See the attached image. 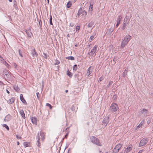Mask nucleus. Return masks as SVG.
Masks as SVG:
<instances>
[{
  "label": "nucleus",
  "mask_w": 153,
  "mask_h": 153,
  "mask_svg": "<svg viewBox=\"0 0 153 153\" xmlns=\"http://www.w3.org/2000/svg\"><path fill=\"white\" fill-rule=\"evenodd\" d=\"M91 142L94 144L99 146H101V144L100 143L99 139L96 137L92 136L90 137Z\"/></svg>",
  "instance_id": "obj_1"
},
{
  "label": "nucleus",
  "mask_w": 153,
  "mask_h": 153,
  "mask_svg": "<svg viewBox=\"0 0 153 153\" xmlns=\"http://www.w3.org/2000/svg\"><path fill=\"white\" fill-rule=\"evenodd\" d=\"M129 37H125L121 43V47L122 48H124L125 45H127L128 43L131 39V36L128 35Z\"/></svg>",
  "instance_id": "obj_2"
},
{
  "label": "nucleus",
  "mask_w": 153,
  "mask_h": 153,
  "mask_svg": "<svg viewBox=\"0 0 153 153\" xmlns=\"http://www.w3.org/2000/svg\"><path fill=\"white\" fill-rule=\"evenodd\" d=\"M109 121V117L108 116H106L103 119L102 124V128L103 129L106 126Z\"/></svg>",
  "instance_id": "obj_3"
},
{
  "label": "nucleus",
  "mask_w": 153,
  "mask_h": 153,
  "mask_svg": "<svg viewBox=\"0 0 153 153\" xmlns=\"http://www.w3.org/2000/svg\"><path fill=\"white\" fill-rule=\"evenodd\" d=\"M98 45H96L92 49L88 54L89 55L93 56L94 54L97 51H98V49H97Z\"/></svg>",
  "instance_id": "obj_4"
},
{
  "label": "nucleus",
  "mask_w": 153,
  "mask_h": 153,
  "mask_svg": "<svg viewBox=\"0 0 153 153\" xmlns=\"http://www.w3.org/2000/svg\"><path fill=\"white\" fill-rule=\"evenodd\" d=\"M129 19L128 18L127 16H126L124 18V21L123 23V26L122 27L123 30H124L126 28V26L128 24Z\"/></svg>",
  "instance_id": "obj_5"
},
{
  "label": "nucleus",
  "mask_w": 153,
  "mask_h": 153,
  "mask_svg": "<svg viewBox=\"0 0 153 153\" xmlns=\"http://www.w3.org/2000/svg\"><path fill=\"white\" fill-rule=\"evenodd\" d=\"M118 109V105L115 103H112L110 107V109L113 112L117 111Z\"/></svg>",
  "instance_id": "obj_6"
},
{
  "label": "nucleus",
  "mask_w": 153,
  "mask_h": 153,
  "mask_svg": "<svg viewBox=\"0 0 153 153\" xmlns=\"http://www.w3.org/2000/svg\"><path fill=\"white\" fill-rule=\"evenodd\" d=\"M148 139L147 137L143 138L140 142L139 146L141 147L146 145L148 142Z\"/></svg>",
  "instance_id": "obj_7"
},
{
  "label": "nucleus",
  "mask_w": 153,
  "mask_h": 153,
  "mask_svg": "<svg viewBox=\"0 0 153 153\" xmlns=\"http://www.w3.org/2000/svg\"><path fill=\"white\" fill-rule=\"evenodd\" d=\"M114 30V27H111L109 28L108 29L107 31L105 33V34L107 35H111L112 33L113 32Z\"/></svg>",
  "instance_id": "obj_8"
},
{
  "label": "nucleus",
  "mask_w": 153,
  "mask_h": 153,
  "mask_svg": "<svg viewBox=\"0 0 153 153\" xmlns=\"http://www.w3.org/2000/svg\"><path fill=\"white\" fill-rule=\"evenodd\" d=\"M25 32L26 33L27 37L29 38H31V35H32V33H31L30 31V28L29 30H25Z\"/></svg>",
  "instance_id": "obj_9"
},
{
  "label": "nucleus",
  "mask_w": 153,
  "mask_h": 153,
  "mask_svg": "<svg viewBox=\"0 0 153 153\" xmlns=\"http://www.w3.org/2000/svg\"><path fill=\"white\" fill-rule=\"evenodd\" d=\"M20 100L22 101V103H23L25 105H27V102H26L25 99H24L23 95L22 94H21L20 95Z\"/></svg>",
  "instance_id": "obj_10"
},
{
  "label": "nucleus",
  "mask_w": 153,
  "mask_h": 153,
  "mask_svg": "<svg viewBox=\"0 0 153 153\" xmlns=\"http://www.w3.org/2000/svg\"><path fill=\"white\" fill-rule=\"evenodd\" d=\"M11 118V116L9 114H8L5 117L4 120L5 122H8L10 120Z\"/></svg>",
  "instance_id": "obj_11"
},
{
  "label": "nucleus",
  "mask_w": 153,
  "mask_h": 153,
  "mask_svg": "<svg viewBox=\"0 0 153 153\" xmlns=\"http://www.w3.org/2000/svg\"><path fill=\"white\" fill-rule=\"evenodd\" d=\"M40 136L41 137V140L42 141H44L45 139V134L43 132L41 131L40 133Z\"/></svg>",
  "instance_id": "obj_12"
},
{
  "label": "nucleus",
  "mask_w": 153,
  "mask_h": 153,
  "mask_svg": "<svg viewBox=\"0 0 153 153\" xmlns=\"http://www.w3.org/2000/svg\"><path fill=\"white\" fill-rule=\"evenodd\" d=\"M132 149V146H131L129 145L126 149L125 151H126V153H127L130 151Z\"/></svg>",
  "instance_id": "obj_13"
},
{
  "label": "nucleus",
  "mask_w": 153,
  "mask_h": 153,
  "mask_svg": "<svg viewBox=\"0 0 153 153\" xmlns=\"http://www.w3.org/2000/svg\"><path fill=\"white\" fill-rule=\"evenodd\" d=\"M83 11V10H82V8H80L78 11L76 17H79L80 15L81 14H82Z\"/></svg>",
  "instance_id": "obj_14"
},
{
  "label": "nucleus",
  "mask_w": 153,
  "mask_h": 153,
  "mask_svg": "<svg viewBox=\"0 0 153 153\" xmlns=\"http://www.w3.org/2000/svg\"><path fill=\"white\" fill-rule=\"evenodd\" d=\"M31 120L32 123L34 124H36L37 123V119L36 117H32Z\"/></svg>",
  "instance_id": "obj_15"
},
{
  "label": "nucleus",
  "mask_w": 153,
  "mask_h": 153,
  "mask_svg": "<svg viewBox=\"0 0 153 153\" xmlns=\"http://www.w3.org/2000/svg\"><path fill=\"white\" fill-rule=\"evenodd\" d=\"M20 114L22 116V117L24 119L25 118V114L24 113V111L23 110H20Z\"/></svg>",
  "instance_id": "obj_16"
},
{
  "label": "nucleus",
  "mask_w": 153,
  "mask_h": 153,
  "mask_svg": "<svg viewBox=\"0 0 153 153\" xmlns=\"http://www.w3.org/2000/svg\"><path fill=\"white\" fill-rule=\"evenodd\" d=\"M31 54L33 56H38V54L36 52V50L35 49L33 50V51L32 52Z\"/></svg>",
  "instance_id": "obj_17"
},
{
  "label": "nucleus",
  "mask_w": 153,
  "mask_h": 153,
  "mask_svg": "<svg viewBox=\"0 0 153 153\" xmlns=\"http://www.w3.org/2000/svg\"><path fill=\"white\" fill-rule=\"evenodd\" d=\"M145 120H143L140 123V124L137 126V128H139L142 126L145 123Z\"/></svg>",
  "instance_id": "obj_18"
},
{
  "label": "nucleus",
  "mask_w": 153,
  "mask_h": 153,
  "mask_svg": "<svg viewBox=\"0 0 153 153\" xmlns=\"http://www.w3.org/2000/svg\"><path fill=\"white\" fill-rule=\"evenodd\" d=\"M94 24V22L91 21L88 25V27L89 28H91Z\"/></svg>",
  "instance_id": "obj_19"
},
{
  "label": "nucleus",
  "mask_w": 153,
  "mask_h": 153,
  "mask_svg": "<svg viewBox=\"0 0 153 153\" xmlns=\"http://www.w3.org/2000/svg\"><path fill=\"white\" fill-rule=\"evenodd\" d=\"M15 101V98L14 97H12L9 99L8 101V103L10 104L13 103Z\"/></svg>",
  "instance_id": "obj_20"
},
{
  "label": "nucleus",
  "mask_w": 153,
  "mask_h": 153,
  "mask_svg": "<svg viewBox=\"0 0 153 153\" xmlns=\"http://www.w3.org/2000/svg\"><path fill=\"white\" fill-rule=\"evenodd\" d=\"M13 88L17 92H19L20 90V89L18 87V86L16 85H15L13 86Z\"/></svg>",
  "instance_id": "obj_21"
},
{
  "label": "nucleus",
  "mask_w": 153,
  "mask_h": 153,
  "mask_svg": "<svg viewBox=\"0 0 153 153\" xmlns=\"http://www.w3.org/2000/svg\"><path fill=\"white\" fill-rule=\"evenodd\" d=\"M91 67H90L88 69V71L87 73V75L88 76H89V75L91 74L92 73V71L91 70Z\"/></svg>",
  "instance_id": "obj_22"
},
{
  "label": "nucleus",
  "mask_w": 153,
  "mask_h": 153,
  "mask_svg": "<svg viewBox=\"0 0 153 153\" xmlns=\"http://www.w3.org/2000/svg\"><path fill=\"white\" fill-rule=\"evenodd\" d=\"M67 74L71 78L72 77L73 75L72 73L69 71L68 69L67 71Z\"/></svg>",
  "instance_id": "obj_23"
},
{
  "label": "nucleus",
  "mask_w": 153,
  "mask_h": 153,
  "mask_svg": "<svg viewBox=\"0 0 153 153\" xmlns=\"http://www.w3.org/2000/svg\"><path fill=\"white\" fill-rule=\"evenodd\" d=\"M93 9V5L92 4H90V5L89 7V11L91 12Z\"/></svg>",
  "instance_id": "obj_24"
},
{
  "label": "nucleus",
  "mask_w": 153,
  "mask_h": 153,
  "mask_svg": "<svg viewBox=\"0 0 153 153\" xmlns=\"http://www.w3.org/2000/svg\"><path fill=\"white\" fill-rule=\"evenodd\" d=\"M79 74H75L74 75V77L75 78H77V80H80L81 79V77H79Z\"/></svg>",
  "instance_id": "obj_25"
},
{
  "label": "nucleus",
  "mask_w": 153,
  "mask_h": 153,
  "mask_svg": "<svg viewBox=\"0 0 153 153\" xmlns=\"http://www.w3.org/2000/svg\"><path fill=\"white\" fill-rule=\"evenodd\" d=\"M122 146V144H118L115 146V147H116V148H117L118 149L120 150Z\"/></svg>",
  "instance_id": "obj_26"
},
{
  "label": "nucleus",
  "mask_w": 153,
  "mask_h": 153,
  "mask_svg": "<svg viewBox=\"0 0 153 153\" xmlns=\"http://www.w3.org/2000/svg\"><path fill=\"white\" fill-rule=\"evenodd\" d=\"M66 59H70L72 60H74V57L73 56H69L66 57Z\"/></svg>",
  "instance_id": "obj_27"
},
{
  "label": "nucleus",
  "mask_w": 153,
  "mask_h": 153,
  "mask_svg": "<svg viewBox=\"0 0 153 153\" xmlns=\"http://www.w3.org/2000/svg\"><path fill=\"white\" fill-rule=\"evenodd\" d=\"M30 144V143L27 142H24L23 143V145L25 147L29 146V145Z\"/></svg>",
  "instance_id": "obj_28"
},
{
  "label": "nucleus",
  "mask_w": 153,
  "mask_h": 153,
  "mask_svg": "<svg viewBox=\"0 0 153 153\" xmlns=\"http://www.w3.org/2000/svg\"><path fill=\"white\" fill-rule=\"evenodd\" d=\"M128 72V69H126L123 73V76L124 77H125L127 75V72Z\"/></svg>",
  "instance_id": "obj_29"
},
{
  "label": "nucleus",
  "mask_w": 153,
  "mask_h": 153,
  "mask_svg": "<svg viewBox=\"0 0 153 153\" xmlns=\"http://www.w3.org/2000/svg\"><path fill=\"white\" fill-rule=\"evenodd\" d=\"M71 1H69L68 2V3L66 5V6L67 8H69L71 7Z\"/></svg>",
  "instance_id": "obj_30"
},
{
  "label": "nucleus",
  "mask_w": 153,
  "mask_h": 153,
  "mask_svg": "<svg viewBox=\"0 0 153 153\" xmlns=\"http://www.w3.org/2000/svg\"><path fill=\"white\" fill-rule=\"evenodd\" d=\"M119 150L117 148H116V147H115L113 150V153H117L119 151Z\"/></svg>",
  "instance_id": "obj_31"
},
{
  "label": "nucleus",
  "mask_w": 153,
  "mask_h": 153,
  "mask_svg": "<svg viewBox=\"0 0 153 153\" xmlns=\"http://www.w3.org/2000/svg\"><path fill=\"white\" fill-rule=\"evenodd\" d=\"M141 112L143 114L144 113H147V110L146 109H143L141 111Z\"/></svg>",
  "instance_id": "obj_32"
},
{
  "label": "nucleus",
  "mask_w": 153,
  "mask_h": 153,
  "mask_svg": "<svg viewBox=\"0 0 153 153\" xmlns=\"http://www.w3.org/2000/svg\"><path fill=\"white\" fill-rule=\"evenodd\" d=\"M2 63L3 64L5 65L7 67H8L9 66V65H8V64L5 60H3V62Z\"/></svg>",
  "instance_id": "obj_33"
},
{
  "label": "nucleus",
  "mask_w": 153,
  "mask_h": 153,
  "mask_svg": "<svg viewBox=\"0 0 153 153\" xmlns=\"http://www.w3.org/2000/svg\"><path fill=\"white\" fill-rule=\"evenodd\" d=\"M4 85V83L1 81H0V89H2L3 87L2 85Z\"/></svg>",
  "instance_id": "obj_34"
},
{
  "label": "nucleus",
  "mask_w": 153,
  "mask_h": 153,
  "mask_svg": "<svg viewBox=\"0 0 153 153\" xmlns=\"http://www.w3.org/2000/svg\"><path fill=\"white\" fill-rule=\"evenodd\" d=\"M43 57L45 59H47V57L48 56V55H47L46 53H43Z\"/></svg>",
  "instance_id": "obj_35"
},
{
  "label": "nucleus",
  "mask_w": 153,
  "mask_h": 153,
  "mask_svg": "<svg viewBox=\"0 0 153 153\" xmlns=\"http://www.w3.org/2000/svg\"><path fill=\"white\" fill-rule=\"evenodd\" d=\"M37 145L38 146L39 148L41 147V144H40V141L37 140Z\"/></svg>",
  "instance_id": "obj_36"
},
{
  "label": "nucleus",
  "mask_w": 153,
  "mask_h": 153,
  "mask_svg": "<svg viewBox=\"0 0 153 153\" xmlns=\"http://www.w3.org/2000/svg\"><path fill=\"white\" fill-rule=\"evenodd\" d=\"M87 14V12L85 10H83L82 15L85 16Z\"/></svg>",
  "instance_id": "obj_37"
},
{
  "label": "nucleus",
  "mask_w": 153,
  "mask_h": 153,
  "mask_svg": "<svg viewBox=\"0 0 153 153\" xmlns=\"http://www.w3.org/2000/svg\"><path fill=\"white\" fill-rule=\"evenodd\" d=\"M52 17L51 15L50 16V24L51 25H53V24L52 22Z\"/></svg>",
  "instance_id": "obj_38"
},
{
  "label": "nucleus",
  "mask_w": 153,
  "mask_h": 153,
  "mask_svg": "<svg viewBox=\"0 0 153 153\" xmlns=\"http://www.w3.org/2000/svg\"><path fill=\"white\" fill-rule=\"evenodd\" d=\"M113 83L112 81H110L109 82L108 84L107 85V88H109L110 85H112Z\"/></svg>",
  "instance_id": "obj_39"
},
{
  "label": "nucleus",
  "mask_w": 153,
  "mask_h": 153,
  "mask_svg": "<svg viewBox=\"0 0 153 153\" xmlns=\"http://www.w3.org/2000/svg\"><path fill=\"white\" fill-rule=\"evenodd\" d=\"M39 27L41 28L42 26V22L41 20H39Z\"/></svg>",
  "instance_id": "obj_40"
},
{
  "label": "nucleus",
  "mask_w": 153,
  "mask_h": 153,
  "mask_svg": "<svg viewBox=\"0 0 153 153\" xmlns=\"http://www.w3.org/2000/svg\"><path fill=\"white\" fill-rule=\"evenodd\" d=\"M104 79V78L103 76H101L99 78V79L98 80V82H100L101 81H102Z\"/></svg>",
  "instance_id": "obj_41"
},
{
  "label": "nucleus",
  "mask_w": 153,
  "mask_h": 153,
  "mask_svg": "<svg viewBox=\"0 0 153 153\" xmlns=\"http://www.w3.org/2000/svg\"><path fill=\"white\" fill-rule=\"evenodd\" d=\"M77 69V65H75L73 66V70L75 71H76Z\"/></svg>",
  "instance_id": "obj_42"
},
{
  "label": "nucleus",
  "mask_w": 153,
  "mask_h": 153,
  "mask_svg": "<svg viewBox=\"0 0 153 153\" xmlns=\"http://www.w3.org/2000/svg\"><path fill=\"white\" fill-rule=\"evenodd\" d=\"M3 126L4 127H5L7 130H9V127L6 124H4Z\"/></svg>",
  "instance_id": "obj_43"
},
{
  "label": "nucleus",
  "mask_w": 153,
  "mask_h": 153,
  "mask_svg": "<svg viewBox=\"0 0 153 153\" xmlns=\"http://www.w3.org/2000/svg\"><path fill=\"white\" fill-rule=\"evenodd\" d=\"M80 27L79 26H77L76 28V31H79L80 29Z\"/></svg>",
  "instance_id": "obj_44"
},
{
  "label": "nucleus",
  "mask_w": 153,
  "mask_h": 153,
  "mask_svg": "<svg viewBox=\"0 0 153 153\" xmlns=\"http://www.w3.org/2000/svg\"><path fill=\"white\" fill-rule=\"evenodd\" d=\"M75 107L74 106V105H73L71 108V111H75Z\"/></svg>",
  "instance_id": "obj_45"
},
{
  "label": "nucleus",
  "mask_w": 153,
  "mask_h": 153,
  "mask_svg": "<svg viewBox=\"0 0 153 153\" xmlns=\"http://www.w3.org/2000/svg\"><path fill=\"white\" fill-rule=\"evenodd\" d=\"M46 105L48 106L51 109L52 108V106L51 105V104H50L49 103H47L46 104Z\"/></svg>",
  "instance_id": "obj_46"
},
{
  "label": "nucleus",
  "mask_w": 153,
  "mask_h": 153,
  "mask_svg": "<svg viewBox=\"0 0 153 153\" xmlns=\"http://www.w3.org/2000/svg\"><path fill=\"white\" fill-rule=\"evenodd\" d=\"M120 23V22L119 21H117V23L116 25V27H117L119 26V25Z\"/></svg>",
  "instance_id": "obj_47"
},
{
  "label": "nucleus",
  "mask_w": 153,
  "mask_h": 153,
  "mask_svg": "<svg viewBox=\"0 0 153 153\" xmlns=\"http://www.w3.org/2000/svg\"><path fill=\"white\" fill-rule=\"evenodd\" d=\"M121 19H122V17H120V16H119L118 18L117 19V21H119L120 22L121 20Z\"/></svg>",
  "instance_id": "obj_48"
},
{
  "label": "nucleus",
  "mask_w": 153,
  "mask_h": 153,
  "mask_svg": "<svg viewBox=\"0 0 153 153\" xmlns=\"http://www.w3.org/2000/svg\"><path fill=\"white\" fill-rule=\"evenodd\" d=\"M55 62V63L54 64L55 65H58L60 63V62L57 60H56Z\"/></svg>",
  "instance_id": "obj_49"
},
{
  "label": "nucleus",
  "mask_w": 153,
  "mask_h": 153,
  "mask_svg": "<svg viewBox=\"0 0 153 153\" xmlns=\"http://www.w3.org/2000/svg\"><path fill=\"white\" fill-rule=\"evenodd\" d=\"M37 138L38 139L37 140L40 141V138L39 137V132H38V133L37 134Z\"/></svg>",
  "instance_id": "obj_50"
},
{
  "label": "nucleus",
  "mask_w": 153,
  "mask_h": 153,
  "mask_svg": "<svg viewBox=\"0 0 153 153\" xmlns=\"http://www.w3.org/2000/svg\"><path fill=\"white\" fill-rule=\"evenodd\" d=\"M117 60V56H115L114 57L113 59V61L114 62H116Z\"/></svg>",
  "instance_id": "obj_51"
},
{
  "label": "nucleus",
  "mask_w": 153,
  "mask_h": 153,
  "mask_svg": "<svg viewBox=\"0 0 153 153\" xmlns=\"http://www.w3.org/2000/svg\"><path fill=\"white\" fill-rule=\"evenodd\" d=\"M70 131H68V132L65 135V138H67L68 136V134L69 132Z\"/></svg>",
  "instance_id": "obj_52"
},
{
  "label": "nucleus",
  "mask_w": 153,
  "mask_h": 153,
  "mask_svg": "<svg viewBox=\"0 0 153 153\" xmlns=\"http://www.w3.org/2000/svg\"><path fill=\"white\" fill-rule=\"evenodd\" d=\"M94 38V36H91L90 37V39L91 40L90 41L91 42V40H92Z\"/></svg>",
  "instance_id": "obj_53"
},
{
  "label": "nucleus",
  "mask_w": 153,
  "mask_h": 153,
  "mask_svg": "<svg viewBox=\"0 0 153 153\" xmlns=\"http://www.w3.org/2000/svg\"><path fill=\"white\" fill-rule=\"evenodd\" d=\"M151 119H149L147 120V124H149L151 123Z\"/></svg>",
  "instance_id": "obj_54"
},
{
  "label": "nucleus",
  "mask_w": 153,
  "mask_h": 153,
  "mask_svg": "<svg viewBox=\"0 0 153 153\" xmlns=\"http://www.w3.org/2000/svg\"><path fill=\"white\" fill-rule=\"evenodd\" d=\"M0 60L2 62H3V60H4V59L0 55Z\"/></svg>",
  "instance_id": "obj_55"
},
{
  "label": "nucleus",
  "mask_w": 153,
  "mask_h": 153,
  "mask_svg": "<svg viewBox=\"0 0 153 153\" xmlns=\"http://www.w3.org/2000/svg\"><path fill=\"white\" fill-rule=\"evenodd\" d=\"M39 94H40L39 93V92H37L36 93L37 97L38 99H39Z\"/></svg>",
  "instance_id": "obj_56"
},
{
  "label": "nucleus",
  "mask_w": 153,
  "mask_h": 153,
  "mask_svg": "<svg viewBox=\"0 0 153 153\" xmlns=\"http://www.w3.org/2000/svg\"><path fill=\"white\" fill-rule=\"evenodd\" d=\"M19 55L21 56V57H22V54L20 52V49H19Z\"/></svg>",
  "instance_id": "obj_57"
},
{
  "label": "nucleus",
  "mask_w": 153,
  "mask_h": 153,
  "mask_svg": "<svg viewBox=\"0 0 153 153\" xmlns=\"http://www.w3.org/2000/svg\"><path fill=\"white\" fill-rule=\"evenodd\" d=\"M4 74H5V75L6 76H7V73H8V72L7 71V70H5V71H4Z\"/></svg>",
  "instance_id": "obj_58"
},
{
  "label": "nucleus",
  "mask_w": 153,
  "mask_h": 153,
  "mask_svg": "<svg viewBox=\"0 0 153 153\" xmlns=\"http://www.w3.org/2000/svg\"><path fill=\"white\" fill-rule=\"evenodd\" d=\"M69 128H70L69 127H68L65 130V132L66 131V132H68V130H69Z\"/></svg>",
  "instance_id": "obj_59"
},
{
  "label": "nucleus",
  "mask_w": 153,
  "mask_h": 153,
  "mask_svg": "<svg viewBox=\"0 0 153 153\" xmlns=\"http://www.w3.org/2000/svg\"><path fill=\"white\" fill-rule=\"evenodd\" d=\"M16 137L18 139H22V137H19L18 135H16Z\"/></svg>",
  "instance_id": "obj_60"
},
{
  "label": "nucleus",
  "mask_w": 153,
  "mask_h": 153,
  "mask_svg": "<svg viewBox=\"0 0 153 153\" xmlns=\"http://www.w3.org/2000/svg\"><path fill=\"white\" fill-rule=\"evenodd\" d=\"M143 150H140L139 152H138V153H142L143 152Z\"/></svg>",
  "instance_id": "obj_61"
},
{
  "label": "nucleus",
  "mask_w": 153,
  "mask_h": 153,
  "mask_svg": "<svg viewBox=\"0 0 153 153\" xmlns=\"http://www.w3.org/2000/svg\"><path fill=\"white\" fill-rule=\"evenodd\" d=\"M6 92L7 93V94H9L10 93V92L9 91L7 90V89H6Z\"/></svg>",
  "instance_id": "obj_62"
},
{
  "label": "nucleus",
  "mask_w": 153,
  "mask_h": 153,
  "mask_svg": "<svg viewBox=\"0 0 153 153\" xmlns=\"http://www.w3.org/2000/svg\"><path fill=\"white\" fill-rule=\"evenodd\" d=\"M114 98L116 99V96L115 95H114L113 96V98Z\"/></svg>",
  "instance_id": "obj_63"
},
{
  "label": "nucleus",
  "mask_w": 153,
  "mask_h": 153,
  "mask_svg": "<svg viewBox=\"0 0 153 153\" xmlns=\"http://www.w3.org/2000/svg\"><path fill=\"white\" fill-rule=\"evenodd\" d=\"M17 145H19V141H17Z\"/></svg>",
  "instance_id": "obj_64"
}]
</instances>
